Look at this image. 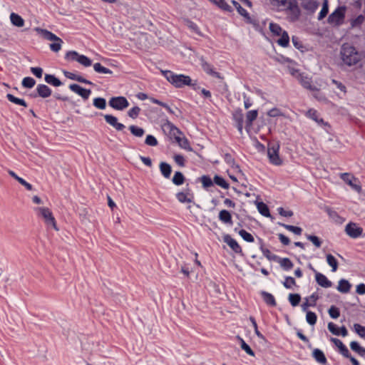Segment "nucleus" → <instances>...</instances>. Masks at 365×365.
Returning <instances> with one entry per match:
<instances>
[{
  "mask_svg": "<svg viewBox=\"0 0 365 365\" xmlns=\"http://www.w3.org/2000/svg\"><path fill=\"white\" fill-rule=\"evenodd\" d=\"M185 181V177L180 171H176L172 178V182L177 185L180 186L184 184Z\"/></svg>",
  "mask_w": 365,
  "mask_h": 365,
  "instance_id": "nucleus-38",
  "label": "nucleus"
},
{
  "mask_svg": "<svg viewBox=\"0 0 365 365\" xmlns=\"http://www.w3.org/2000/svg\"><path fill=\"white\" fill-rule=\"evenodd\" d=\"M159 168L161 175L166 179H169L170 178L172 173V167L171 165L166 162H161L159 165Z\"/></svg>",
  "mask_w": 365,
  "mask_h": 365,
  "instance_id": "nucleus-29",
  "label": "nucleus"
},
{
  "mask_svg": "<svg viewBox=\"0 0 365 365\" xmlns=\"http://www.w3.org/2000/svg\"><path fill=\"white\" fill-rule=\"evenodd\" d=\"M259 250L262 252L263 255L269 260H277L278 256L276 255H272L269 249L264 247V246H260Z\"/></svg>",
  "mask_w": 365,
  "mask_h": 365,
  "instance_id": "nucleus-57",
  "label": "nucleus"
},
{
  "mask_svg": "<svg viewBox=\"0 0 365 365\" xmlns=\"http://www.w3.org/2000/svg\"><path fill=\"white\" fill-rule=\"evenodd\" d=\"M351 287V284L348 280L345 279H341L339 281L336 289L341 293H347L350 291Z\"/></svg>",
  "mask_w": 365,
  "mask_h": 365,
  "instance_id": "nucleus-33",
  "label": "nucleus"
},
{
  "mask_svg": "<svg viewBox=\"0 0 365 365\" xmlns=\"http://www.w3.org/2000/svg\"><path fill=\"white\" fill-rule=\"evenodd\" d=\"M10 19L11 24L17 27H22L24 25V19L16 13H11L10 14Z\"/></svg>",
  "mask_w": 365,
  "mask_h": 365,
  "instance_id": "nucleus-37",
  "label": "nucleus"
},
{
  "mask_svg": "<svg viewBox=\"0 0 365 365\" xmlns=\"http://www.w3.org/2000/svg\"><path fill=\"white\" fill-rule=\"evenodd\" d=\"M36 84V81L30 76H27L23 78L21 81V86L24 88H33Z\"/></svg>",
  "mask_w": 365,
  "mask_h": 365,
  "instance_id": "nucleus-56",
  "label": "nucleus"
},
{
  "mask_svg": "<svg viewBox=\"0 0 365 365\" xmlns=\"http://www.w3.org/2000/svg\"><path fill=\"white\" fill-rule=\"evenodd\" d=\"M301 6L307 11L308 14H313L319 6V2L317 0H298Z\"/></svg>",
  "mask_w": 365,
  "mask_h": 365,
  "instance_id": "nucleus-17",
  "label": "nucleus"
},
{
  "mask_svg": "<svg viewBox=\"0 0 365 365\" xmlns=\"http://www.w3.org/2000/svg\"><path fill=\"white\" fill-rule=\"evenodd\" d=\"M223 159L225 160V162L228 165H230V167H232V168H239L240 166L236 164V162H235V158L232 157V154L230 153H225L224 155H223Z\"/></svg>",
  "mask_w": 365,
  "mask_h": 365,
  "instance_id": "nucleus-49",
  "label": "nucleus"
},
{
  "mask_svg": "<svg viewBox=\"0 0 365 365\" xmlns=\"http://www.w3.org/2000/svg\"><path fill=\"white\" fill-rule=\"evenodd\" d=\"M223 11L232 12V8L225 0H208Z\"/></svg>",
  "mask_w": 365,
  "mask_h": 365,
  "instance_id": "nucleus-36",
  "label": "nucleus"
},
{
  "mask_svg": "<svg viewBox=\"0 0 365 365\" xmlns=\"http://www.w3.org/2000/svg\"><path fill=\"white\" fill-rule=\"evenodd\" d=\"M36 90L37 93L31 94V96L33 98H36L37 96H39L43 98H46L49 97L52 93L51 89L45 84H38L36 86Z\"/></svg>",
  "mask_w": 365,
  "mask_h": 365,
  "instance_id": "nucleus-18",
  "label": "nucleus"
},
{
  "mask_svg": "<svg viewBox=\"0 0 365 365\" xmlns=\"http://www.w3.org/2000/svg\"><path fill=\"white\" fill-rule=\"evenodd\" d=\"M305 236L307 239L311 241L316 247H321L322 241L317 236L309 234H306Z\"/></svg>",
  "mask_w": 365,
  "mask_h": 365,
  "instance_id": "nucleus-59",
  "label": "nucleus"
},
{
  "mask_svg": "<svg viewBox=\"0 0 365 365\" xmlns=\"http://www.w3.org/2000/svg\"><path fill=\"white\" fill-rule=\"evenodd\" d=\"M69 88L71 91L76 93L84 100H87L91 93V89L84 88L76 83L71 84L69 86Z\"/></svg>",
  "mask_w": 365,
  "mask_h": 365,
  "instance_id": "nucleus-15",
  "label": "nucleus"
},
{
  "mask_svg": "<svg viewBox=\"0 0 365 365\" xmlns=\"http://www.w3.org/2000/svg\"><path fill=\"white\" fill-rule=\"evenodd\" d=\"M44 80L47 83L55 87L61 86L63 84L62 82L53 74H45Z\"/></svg>",
  "mask_w": 365,
  "mask_h": 365,
  "instance_id": "nucleus-34",
  "label": "nucleus"
},
{
  "mask_svg": "<svg viewBox=\"0 0 365 365\" xmlns=\"http://www.w3.org/2000/svg\"><path fill=\"white\" fill-rule=\"evenodd\" d=\"M231 2L237 9L239 14L245 18V21L247 24L252 25L254 29L257 31L261 32L262 31V28L259 24V21L255 17L250 16L247 11L242 7V6L237 1L232 0Z\"/></svg>",
  "mask_w": 365,
  "mask_h": 365,
  "instance_id": "nucleus-3",
  "label": "nucleus"
},
{
  "mask_svg": "<svg viewBox=\"0 0 365 365\" xmlns=\"http://www.w3.org/2000/svg\"><path fill=\"white\" fill-rule=\"evenodd\" d=\"M93 69L98 73L102 74H112L113 71L101 65V63H96L93 64Z\"/></svg>",
  "mask_w": 365,
  "mask_h": 365,
  "instance_id": "nucleus-45",
  "label": "nucleus"
},
{
  "mask_svg": "<svg viewBox=\"0 0 365 365\" xmlns=\"http://www.w3.org/2000/svg\"><path fill=\"white\" fill-rule=\"evenodd\" d=\"M130 133L135 137H142L145 134V130L143 128L132 125L129 127Z\"/></svg>",
  "mask_w": 365,
  "mask_h": 365,
  "instance_id": "nucleus-50",
  "label": "nucleus"
},
{
  "mask_svg": "<svg viewBox=\"0 0 365 365\" xmlns=\"http://www.w3.org/2000/svg\"><path fill=\"white\" fill-rule=\"evenodd\" d=\"M65 59L68 61H77L85 67L92 65V60L90 58L76 51H68L65 55Z\"/></svg>",
  "mask_w": 365,
  "mask_h": 365,
  "instance_id": "nucleus-6",
  "label": "nucleus"
},
{
  "mask_svg": "<svg viewBox=\"0 0 365 365\" xmlns=\"http://www.w3.org/2000/svg\"><path fill=\"white\" fill-rule=\"evenodd\" d=\"M163 76L175 88H182L191 84V78L184 74H177L170 70L161 71Z\"/></svg>",
  "mask_w": 365,
  "mask_h": 365,
  "instance_id": "nucleus-2",
  "label": "nucleus"
},
{
  "mask_svg": "<svg viewBox=\"0 0 365 365\" xmlns=\"http://www.w3.org/2000/svg\"><path fill=\"white\" fill-rule=\"evenodd\" d=\"M315 280L322 287L329 288L332 286V282L322 273L317 272Z\"/></svg>",
  "mask_w": 365,
  "mask_h": 365,
  "instance_id": "nucleus-24",
  "label": "nucleus"
},
{
  "mask_svg": "<svg viewBox=\"0 0 365 365\" xmlns=\"http://www.w3.org/2000/svg\"><path fill=\"white\" fill-rule=\"evenodd\" d=\"M277 42L283 48L287 47L289 45V36L287 31H283Z\"/></svg>",
  "mask_w": 365,
  "mask_h": 365,
  "instance_id": "nucleus-42",
  "label": "nucleus"
},
{
  "mask_svg": "<svg viewBox=\"0 0 365 365\" xmlns=\"http://www.w3.org/2000/svg\"><path fill=\"white\" fill-rule=\"evenodd\" d=\"M312 357L317 361L318 363L326 365L327 363V359L325 356L323 351L318 348H315L312 351Z\"/></svg>",
  "mask_w": 365,
  "mask_h": 365,
  "instance_id": "nucleus-25",
  "label": "nucleus"
},
{
  "mask_svg": "<svg viewBox=\"0 0 365 365\" xmlns=\"http://www.w3.org/2000/svg\"><path fill=\"white\" fill-rule=\"evenodd\" d=\"M200 64L202 68V70L209 76L215 77L218 79H222L223 77L220 73L216 71L212 64L208 63L204 57L200 58Z\"/></svg>",
  "mask_w": 365,
  "mask_h": 365,
  "instance_id": "nucleus-10",
  "label": "nucleus"
},
{
  "mask_svg": "<svg viewBox=\"0 0 365 365\" xmlns=\"http://www.w3.org/2000/svg\"><path fill=\"white\" fill-rule=\"evenodd\" d=\"M327 262L331 267L332 272H336L338 268V262L336 259L331 254L326 255Z\"/></svg>",
  "mask_w": 365,
  "mask_h": 365,
  "instance_id": "nucleus-47",
  "label": "nucleus"
},
{
  "mask_svg": "<svg viewBox=\"0 0 365 365\" xmlns=\"http://www.w3.org/2000/svg\"><path fill=\"white\" fill-rule=\"evenodd\" d=\"M140 110L141 109L138 106H134L128 111V115L133 119H135L139 115Z\"/></svg>",
  "mask_w": 365,
  "mask_h": 365,
  "instance_id": "nucleus-64",
  "label": "nucleus"
},
{
  "mask_svg": "<svg viewBox=\"0 0 365 365\" xmlns=\"http://www.w3.org/2000/svg\"><path fill=\"white\" fill-rule=\"evenodd\" d=\"M258 115L257 110H251L246 113V125L250 127L255 120L257 119Z\"/></svg>",
  "mask_w": 365,
  "mask_h": 365,
  "instance_id": "nucleus-39",
  "label": "nucleus"
},
{
  "mask_svg": "<svg viewBox=\"0 0 365 365\" xmlns=\"http://www.w3.org/2000/svg\"><path fill=\"white\" fill-rule=\"evenodd\" d=\"M285 271H289L292 269L294 264L287 257L281 258L278 257L276 260Z\"/></svg>",
  "mask_w": 365,
  "mask_h": 365,
  "instance_id": "nucleus-35",
  "label": "nucleus"
},
{
  "mask_svg": "<svg viewBox=\"0 0 365 365\" xmlns=\"http://www.w3.org/2000/svg\"><path fill=\"white\" fill-rule=\"evenodd\" d=\"M288 299L292 307H297L301 301V296L299 294L291 293L289 294Z\"/></svg>",
  "mask_w": 365,
  "mask_h": 365,
  "instance_id": "nucleus-54",
  "label": "nucleus"
},
{
  "mask_svg": "<svg viewBox=\"0 0 365 365\" xmlns=\"http://www.w3.org/2000/svg\"><path fill=\"white\" fill-rule=\"evenodd\" d=\"M341 178L354 190L356 191L357 192H360L361 191V185L353 182L354 180H357V178H356L354 175L347 173H344L341 175Z\"/></svg>",
  "mask_w": 365,
  "mask_h": 365,
  "instance_id": "nucleus-16",
  "label": "nucleus"
},
{
  "mask_svg": "<svg viewBox=\"0 0 365 365\" xmlns=\"http://www.w3.org/2000/svg\"><path fill=\"white\" fill-rule=\"evenodd\" d=\"M340 57L341 62L347 66H356L361 60V53L349 43L341 46Z\"/></svg>",
  "mask_w": 365,
  "mask_h": 365,
  "instance_id": "nucleus-1",
  "label": "nucleus"
},
{
  "mask_svg": "<svg viewBox=\"0 0 365 365\" xmlns=\"http://www.w3.org/2000/svg\"><path fill=\"white\" fill-rule=\"evenodd\" d=\"M237 339H239L240 341V347L241 349L245 351L248 355L251 356H255V352L254 351L251 349V347L245 341V340L241 338L240 336H237Z\"/></svg>",
  "mask_w": 365,
  "mask_h": 365,
  "instance_id": "nucleus-46",
  "label": "nucleus"
},
{
  "mask_svg": "<svg viewBox=\"0 0 365 365\" xmlns=\"http://www.w3.org/2000/svg\"><path fill=\"white\" fill-rule=\"evenodd\" d=\"M331 341L338 347L340 354L344 356L348 357L350 353L348 348L343 344V342L337 338H331Z\"/></svg>",
  "mask_w": 365,
  "mask_h": 365,
  "instance_id": "nucleus-28",
  "label": "nucleus"
},
{
  "mask_svg": "<svg viewBox=\"0 0 365 365\" xmlns=\"http://www.w3.org/2000/svg\"><path fill=\"white\" fill-rule=\"evenodd\" d=\"M6 97L8 99V101L14 104L19 105L25 108L28 106L27 103L23 98H17L11 93H7Z\"/></svg>",
  "mask_w": 365,
  "mask_h": 365,
  "instance_id": "nucleus-41",
  "label": "nucleus"
},
{
  "mask_svg": "<svg viewBox=\"0 0 365 365\" xmlns=\"http://www.w3.org/2000/svg\"><path fill=\"white\" fill-rule=\"evenodd\" d=\"M8 173H9L10 176L14 178L21 185L24 186L27 190H33L32 185L29 183L28 182H26L24 178H22L19 177V175H17V174L14 171L9 170Z\"/></svg>",
  "mask_w": 365,
  "mask_h": 365,
  "instance_id": "nucleus-31",
  "label": "nucleus"
},
{
  "mask_svg": "<svg viewBox=\"0 0 365 365\" xmlns=\"http://www.w3.org/2000/svg\"><path fill=\"white\" fill-rule=\"evenodd\" d=\"M213 182L222 188L228 189L230 187V184L220 175H215L213 178Z\"/></svg>",
  "mask_w": 365,
  "mask_h": 365,
  "instance_id": "nucleus-44",
  "label": "nucleus"
},
{
  "mask_svg": "<svg viewBox=\"0 0 365 365\" xmlns=\"http://www.w3.org/2000/svg\"><path fill=\"white\" fill-rule=\"evenodd\" d=\"M350 29L361 30L363 24L365 22V14H360L356 16L351 18L349 20Z\"/></svg>",
  "mask_w": 365,
  "mask_h": 365,
  "instance_id": "nucleus-19",
  "label": "nucleus"
},
{
  "mask_svg": "<svg viewBox=\"0 0 365 365\" xmlns=\"http://www.w3.org/2000/svg\"><path fill=\"white\" fill-rule=\"evenodd\" d=\"M36 211L44 219L48 225H51L56 230H58L55 217L51 210L48 207H40L35 209Z\"/></svg>",
  "mask_w": 365,
  "mask_h": 365,
  "instance_id": "nucleus-7",
  "label": "nucleus"
},
{
  "mask_svg": "<svg viewBox=\"0 0 365 365\" xmlns=\"http://www.w3.org/2000/svg\"><path fill=\"white\" fill-rule=\"evenodd\" d=\"M328 329L331 334L336 336L341 335L344 337L348 335V331L345 326H342L341 328H339L333 322H329L328 324Z\"/></svg>",
  "mask_w": 365,
  "mask_h": 365,
  "instance_id": "nucleus-22",
  "label": "nucleus"
},
{
  "mask_svg": "<svg viewBox=\"0 0 365 365\" xmlns=\"http://www.w3.org/2000/svg\"><path fill=\"white\" fill-rule=\"evenodd\" d=\"M257 208L258 212L264 217L273 218L271 215L269 207L264 202H257Z\"/></svg>",
  "mask_w": 365,
  "mask_h": 365,
  "instance_id": "nucleus-32",
  "label": "nucleus"
},
{
  "mask_svg": "<svg viewBox=\"0 0 365 365\" xmlns=\"http://www.w3.org/2000/svg\"><path fill=\"white\" fill-rule=\"evenodd\" d=\"M249 319L252 323V325L255 329V333L257 336V337L260 339L265 340L264 336L258 329V326H257L255 318L252 316H250L249 317Z\"/></svg>",
  "mask_w": 365,
  "mask_h": 365,
  "instance_id": "nucleus-55",
  "label": "nucleus"
},
{
  "mask_svg": "<svg viewBox=\"0 0 365 365\" xmlns=\"http://www.w3.org/2000/svg\"><path fill=\"white\" fill-rule=\"evenodd\" d=\"M163 120V127H165L169 129L170 133L173 134L175 136V139L176 142L180 145V143L182 142V138L180 135H183V133L177 128L173 123H171L168 118H165Z\"/></svg>",
  "mask_w": 365,
  "mask_h": 365,
  "instance_id": "nucleus-11",
  "label": "nucleus"
},
{
  "mask_svg": "<svg viewBox=\"0 0 365 365\" xmlns=\"http://www.w3.org/2000/svg\"><path fill=\"white\" fill-rule=\"evenodd\" d=\"M279 143H269L267 148V156L269 163L277 166L281 165L283 163L282 160L279 157Z\"/></svg>",
  "mask_w": 365,
  "mask_h": 365,
  "instance_id": "nucleus-5",
  "label": "nucleus"
},
{
  "mask_svg": "<svg viewBox=\"0 0 365 365\" xmlns=\"http://www.w3.org/2000/svg\"><path fill=\"white\" fill-rule=\"evenodd\" d=\"M36 31L41 36V37H42L43 38H44L46 40L52 41H61V38H59L56 34H54L53 33H52L51 31H50L47 29H41V28L37 27V28H36Z\"/></svg>",
  "mask_w": 365,
  "mask_h": 365,
  "instance_id": "nucleus-20",
  "label": "nucleus"
},
{
  "mask_svg": "<svg viewBox=\"0 0 365 365\" xmlns=\"http://www.w3.org/2000/svg\"><path fill=\"white\" fill-rule=\"evenodd\" d=\"M219 220L224 224L232 225L233 221L231 213L227 210H222L219 212Z\"/></svg>",
  "mask_w": 365,
  "mask_h": 365,
  "instance_id": "nucleus-26",
  "label": "nucleus"
},
{
  "mask_svg": "<svg viewBox=\"0 0 365 365\" xmlns=\"http://www.w3.org/2000/svg\"><path fill=\"white\" fill-rule=\"evenodd\" d=\"M196 182H201L202 184V187L205 189H207L208 187L212 186L214 184L213 180H212V178L209 175H204L202 177L198 178L196 180Z\"/></svg>",
  "mask_w": 365,
  "mask_h": 365,
  "instance_id": "nucleus-40",
  "label": "nucleus"
},
{
  "mask_svg": "<svg viewBox=\"0 0 365 365\" xmlns=\"http://www.w3.org/2000/svg\"><path fill=\"white\" fill-rule=\"evenodd\" d=\"M238 234L240 235V237L247 242H254L255 238L252 236V234L247 232L244 229H241L238 231Z\"/></svg>",
  "mask_w": 365,
  "mask_h": 365,
  "instance_id": "nucleus-51",
  "label": "nucleus"
},
{
  "mask_svg": "<svg viewBox=\"0 0 365 365\" xmlns=\"http://www.w3.org/2000/svg\"><path fill=\"white\" fill-rule=\"evenodd\" d=\"M63 75L68 79L76 81L79 83H85L87 85L94 86V83L89 80L83 78L81 76L76 75L72 72L68 71H63Z\"/></svg>",
  "mask_w": 365,
  "mask_h": 365,
  "instance_id": "nucleus-21",
  "label": "nucleus"
},
{
  "mask_svg": "<svg viewBox=\"0 0 365 365\" xmlns=\"http://www.w3.org/2000/svg\"><path fill=\"white\" fill-rule=\"evenodd\" d=\"M223 241H224V242H225L230 247V249L235 253L239 254L241 256L244 255L241 246L230 235H228V234L225 235L223 236Z\"/></svg>",
  "mask_w": 365,
  "mask_h": 365,
  "instance_id": "nucleus-13",
  "label": "nucleus"
},
{
  "mask_svg": "<svg viewBox=\"0 0 365 365\" xmlns=\"http://www.w3.org/2000/svg\"><path fill=\"white\" fill-rule=\"evenodd\" d=\"M100 115H103L104 117L106 122L112 127H113L116 130L122 131L125 128V125L118 121L117 117L110 114L103 115V113H100Z\"/></svg>",
  "mask_w": 365,
  "mask_h": 365,
  "instance_id": "nucleus-14",
  "label": "nucleus"
},
{
  "mask_svg": "<svg viewBox=\"0 0 365 365\" xmlns=\"http://www.w3.org/2000/svg\"><path fill=\"white\" fill-rule=\"evenodd\" d=\"M346 6H338L327 19V22L334 26H339L343 24L345 19Z\"/></svg>",
  "mask_w": 365,
  "mask_h": 365,
  "instance_id": "nucleus-4",
  "label": "nucleus"
},
{
  "mask_svg": "<svg viewBox=\"0 0 365 365\" xmlns=\"http://www.w3.org/2000/svg\"><path fill=\"white\" fill-rule=\"evenodd\" d=\"M307 322L310 325H314L317 323V316L316 313L308 311L306 314Z\"/></svg>",
  "mask_w": 365,
  "mask_h": 365,
  "instance_id": "nucleus-58",
  "label": "nucleus"
},
{
  "mask_svg": "<svg viewBox=\"0 0 365 365\" xmlns=\"http://www.w3.org/2000/svg\"><path fill=\"white\" fill-rule=\"evenodd\" d=\"M345 232L353 239L359 238L363 233V229L355 222H350L345 227Z\"/></svg>",
  "mask_w": 365,
  "mask_h": 365,
  "instance_id": "nucleus-12",
  "label": "nucleus"
},
{
  "mask_svg": "<svg viewBox=\"0 0 365 365\" xmlns=\"http://www.w3.org/2000/svg\"><path fill=\"white\" fill-rule=\"evenodd\" d=\"M232 115L235 123H244V115L241 109L236 110Z\"/></svg>",
  "mask_w": 365,
  "mask_h": 365,
  "instance_id": "nucleus-63",
  "label": "nucleus"
},
{
  "mask_svg": "<svg viewBox=\"0 0 365 365\" xmlns=\"http://www.w3.org/2000/svg\"><path fill=\"white\" fill-rule=\"evenodd\" d=\"M300 83L303 86V88L309 91H319V89L314 85L312 84V78L308 76H301Z\"/></svg>",
  "mask_w": 365,
  "mask_h": 365,
  "instance_id": "nucleus-27",
  "label": "nucleus"
},
{
  "mask_svg": "<svg viewBox=\"0 0 365 365\" xmlns=\"http://www.w3.org/2000/svg\"><path fill=\"white\" fill-rule=\"evenodd\" d=\"M260 295L262 297L264 302L270 307H275L277 305V302L274 297L271 293H269L266 291H261Z\"/></svg>",
  "mask_w": 365,
  "mask_h": 365,
  "instance_id": "nucleus-30",
  "label": "nucleus"
},
{
  "mask_svg": "<svg viewBox=\"0 0 365 365\" xmlns=\"http://www.w3.org/2000/svg\"><path fill=\"white\" fill-rule=\"evenodd\" d=\"M186 25L192 31H193L196 34H198L199 36H202L200 29L199 26L197 25V24H195L191 20H187Z\"/></svg>",
  "mask_w": 365,
  "mask_h": 365,
  "instance_id": "nucleus-61",
  "label": "nucleus"
},
{
  "mask_svg": "<svg viewBox=\"0 0 365 365\" xmlns=\"http://www.w3.org/2000/svg\"><path fill=\"white\" fill-rule=\"evenodd\" d=\"M93 106L99 110H105L107 106L106 100L103 97H96L93 100Z\"/></svg>",
  "mask_w": 365,
  "mask_h": 365,
  "instance_id": "nucleus-43",
  "label": "nucleus"
},
{
  "mask_svg": "<svg viewBox=\"0 0 365 365\" xmlns=\"http://www.w3.org/2000/svg\"><path fill=\"white\" fill-rule=\"evenodd\" d=\"M329 13V4L327 0H324L322 7L318 15V20H322Z\"/></svg>",
  "mask_w": 365,
  "mask_h": 365,
  "instance_id": "nucleus-53",
  "label": "nucleus"
},
{
  "mask_svg": "<svg viewBox=\"0 0 365 365\" xmlns=\"http://www.w3.org/2000/svg\"><path fill=\"white\" fill-rule=\"evenodd\" d=\"M173 160L175 162V163L179 165L180 167H185V157L181 154H175L173 155Z\"/></svg>",
  "mask_w": 365,
  "mask_h": 365,
  "instance_id": "nucleus-62",
  "label": "nucleus"
},
{
  "mask_svg": "<svg viewBox=\"0 0 365 365\" xmlns=\"http://www.w3.org/2000/svg\"><path fill=\"white\" fill-rule=\"evenodd\" d=\"M176 199L181 203L192 202L193 200L190 197H187L185 193L178 192L175 195Z\"/></svg>",
  "mask_w": 365,
  "mask_h": 365,
  "instance_id": "nucleus-60",
  "label": "nucleus"
},
{
  "mask_svg": "<svg viewBox=\"0 0 365 365\" xmlns=\"http://www.w3.org/2000/svg\"><path fill=\"white\" fill-rule=\"evenodd\" d=\"M287 10L290 11V19L292 21H297L300 16V9L296 1H289Z\"/></svg>",
  "mask_w": 365,
  "mask_h": 365,
  "instance_id": "nucleus-23",
  "label": "nucleus"
},
{
  "mask_svg": "<svg viewBox=\"0 0 365 365\" xmlns=\"http://www.w3.org/2000/svg\"><path fill=\"white\" fill-rule=\"evenodd\" d=\"M269 29L274 36H279L283 32L282 27L277 23L271 22Z\"/></svg>",
  "mask_w": 365,
  "mask_h": 365,
  "instance_id": "nucleus-48",
  "label": "nucleus"
},
{
  "mask_svg": "<svg viewBox=\"0 0 365 365\" xmlns=\"http://www.w3.org/2000/svg\"><path fill=\"white\" fill-rule=\"evenodd\" d=\"M307 116L314 120L319 126L322 127L327 133H329L331 129L330 124L324 121L323 118H319L317 111L313 108L309 109L307 113Z\"/></svg>",
  "mask_w": 365,
  "mask_h": 365,
  "instance_id": "nucleus-9",
  "label": "nucleus"
},
{
  "mask_svg": "<svg viewBox=\"0 0 365 365\" xmlns=\"http://www.w3.org/2000/svg\"><path fill=\"white\" fill-rule=\"evenodd\" d=\"M108 105L117 110H123L129 106L128 99L122 96H113L109 99Z\"/></svg>",
  "mask_w": 365,
  "mask_h": 365,
  "instance_id": "nucleus-8",
  "label": "nucleus"
},
{
  "mask_svg": "<svg viewBox=\"0 0 365 365\" xmlns=\"http://www.w3.org/2000/svg\"><path fill=\"white\" fill-rule=\"evenodd\" d=\"M292 42L293 46L301 52H304L306 51V47L304 46L299 37L293 36L292 38Z\"/></svg>",
  "mask_w": 365,
  "mask_h": 365,
  "instance_id": "nucleus-52",
  "label": "nucleus"
}]
</instances>
